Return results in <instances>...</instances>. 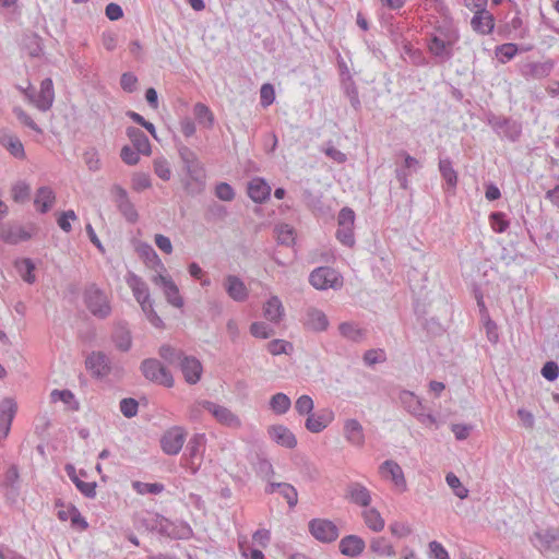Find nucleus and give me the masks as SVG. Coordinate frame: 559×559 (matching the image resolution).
<instances>
[{"label":"nucleus","instance_id":"32","mask_svg":"<svg viewBox=\"0 0 559 559\" xmlns=\"http://www.w3.org/2000/svg\"><path fill=\"white\" fill-rule=\"evenodd\" d=\"M126 283L132 290L133 296L138 302L151 299L146 283L136 274L129 272L126 276Z\"/></svg>","mask_w":559,"mask_h":559},{"label":"nucleus","instance_id":"34","mask_svg":"<svg viewBox=\"0 0 559 559\" xmlns=\"http://www.w3.org/2000/svg\"><path fill=\"white\" fill-rule=\"evenodd\" d=\"M56 194L50 187L43 186L37 189L34 204L40 213H47L55 204Z\"/></svg>","mask_w":559,"mask_h":559},{"label":"nucleus","instance_id":"48","mask_svg":"<svg viewBox=\"0 0 559 559\" xmlns=\"http://www.w3.org/2000/svg\"><path fill=\"white\" fill-rule=\"evenodd\" d=\"M552 68L551 62H533L527 64L525 74L533 79H542L549 75Z\"/></svg>","mask_w":559,"mask_h":559},{"label":"nucleus","instance_id":"18","mask_svg":"<svg viewBox=\"0 0 559 559\" xmlns=\"http://www.w3.org/2000/svg\"><path fill=\"white\" fill-rule=\"evenodd\" d=\"M304 326L313 332H323L329 326V320L322 310L308 307L301 318Z\"/></svg>","mask_w":559,"mask_h":559},{"label":"nucleus","instance_id":"3","mask_svg":"<svg viewBox=\"0 0 559 559\" xmlns=\"http://www.w3.org/2000/svg\"><path fill=\"white\" fill-rule=\"evenodd\" d=\"M141 372L145 379L151 382L171 388L174 385V378L170 371L157 359L147 358L141 362Z\"/></svg>","mask_w":559,"mask_h":559},{"label":"nucleus","instance_id":"28","mask_svg":"<svg viewBox=\"0 0 559 559\" xmlns=\"http://www.w3.org/2000/svg\"><path fill=\"white\" fill-rule=\"evenodd\" d=\"M53 99L55 92L52 80L49 78L44 79L40 83V91L34 99V103L39 110L47 111L52 106Z\"/></svg>","mask_w":559,"mask_h":559},{"label":"nucleus","instance_id":"59","mask_svg":"<svg viewBox=\"0 0 559 559\" xmlns=\"http://www.w3.org/2000/svg\"><path fill=\"white\" fill-rule=\"evenodd\" d=\"M492 229L496 233H503L509 227V221L506 218V214L502 212H493L489 216Z\"/></svg>","mask_w":559,"mask_h":559},{"label":"nucleus","instance_id":"17","mask_svg":"<svg viewBox=\"0 0 559 559\" xmlns=\"http://www.w3.org/2000/svg\"><path fill=\"white\" fill-rule=\"evenodd\" d=\"M85 366L96 378L106 377L110 372V360L103 352L91 353L85 360Z\"/></svg>","mask_w":559,"mask_h":559},{"label":"nucleus","instance_id":"60","mask_svg":"<svg viewBox=\"0 0 559 559\" xmlns=\"http://www.w3.org/2000/svg\"><path fill=\"white\" fill-rule=\"evenodd\" d=\"M275 100V91L272 84L264 83L260 88V105L263 108L269 107Z\"/></svg>","mask_w":559,"mask_h":559},{"label":"nucleus","instance_id":"53","mask_svg":"<svg viewBox=\"0 0 559 559\" xmlns=\"http://www.w3.org/2000/svg\"><path fill=\"white\" fill-rule=\"evenodd\" d=\"M250 333L252 336H254L257 338L266 340V338L273 336L275 331L273 328H271L265 322L257 321V322L251 323Z\"/></svg>","mask_w":559,"mask_h":559},{"label":"nucleus","instance_id":"9","mask_svg":"<svg viewBox=\"0 0 559 559\" xmlns=\"http://www.w3.org/2000/svg\"><path fill=\"white\" fill-rule=\"evenodd\" d=\"M309 532L321 543H332L337 539L340 532L337 526L330 520L313 519L309 522Z\"/></svg>","mask_w":559,"mask_h":559},{"label":"nucleus","instance_id":"57","mask_svg":"<svg viewBox=\"0 0 559 559\" xmlns=\"http://www.w3.org/2000/svg\"><path fill=\"white\" fill-rule=\"evenodd\" d=\"M120 412L127 418H132L138 414L139 403L132 397H126L120 401Z\"/></svg>","mask_w":559,"mask_h":559},{"label":"nucleus","instance_id":"52","mask_svg":"<svg viewBox=\"0 0 559 559\" xmlns=\"http://www.w3.org/2000/svg\"><path fill=\"white\" fill-rule=\"evenodd\" d=\"M19 481H20L19 468L15 464H12L4 472L2 486L8 489L17 491Z\"/></svg>","mask_w":559,"mask_h":559},{"label":"nucleus","instance_id":"50","mask_svg":"<svg viewBox=\"0 0 559 559\" xmlns=\"http://www.w3.org/2000/svg\"><path fill=\"white\" fill-rule=\"evenodd\" d=\"M132 488L139 495H158L164 491L165 486L160 483H143L135 480L132 483Z\"/></svg>","mask_w":559,"mask_h":559},{"label":"nucleus","instance_id":"21","mask_svg":"<svg viewBox=\"0 0 559 559\" xmlns=\"http://www.w3.org/2000/svg\"><path fill=\"white\" fill-rule=\"evenodd\" d=\"M224 288L234 301L243 302L249 297V292L243 281L236 275H227L224 280Z\"/></svg>","mask_w":559,"mask_h":559},{"label":"nucleus","instance_id":"58","mask_svg":"<svg viewBox=\"0 0 559 559\" xmlns=\"http://www.w3.org/2000/svg\"><path fill=\"white\" fill-rule=\"evenodd\" d=\"M313 401L309 395H301L295 402V409L300 415H310L313 411Z\"/></svg>","mask_w":559,"mask_h":559},{"label":"nucleus","instance_id":"8","mask_svg":"<svg viewBox=\"0 0 559 559\" xmlns=\"http://www.w3.org/2000/svg\"><path fill=\"white\" fill-rule=\"evenodd\" d=\"M397 155L403 158V162L395 168V178L400 187L407 190L409 187L408 177L417 173L423 166L417 158L409 155L406 151L402 150Z\"/></svg>","mask_w":559,"mask_h":559},{"label":"nucleus","instance_id":"45","mask_svg":"<svg viewBox=\"0 0 559 559\" xmlns=\"http://www.w3.org/2000/svg\"><path fill=\"white\" fill-rule=\"evenodd\" d=\"M290 406L292 401L285 393H275L270 400V408L276 415L286 414Z\"/></svg>","mask_w":559,"mask_h":559},{"label":"nucleus","instance_id":"16","mask_svg":"<svg viewBox=\"0 0 559 559\" xmlns=\"http://www.w3.org/2000/svg\"><path fill=\"white\" fill-rule=\"evenodd\" d=\"M427 48L428 51L435 57L438 63L450 61L453 56L454 43L442 40L438 37H428Z\"/></svg>","mask_w":559,"mask_h":559},{"label":"nucleus","instance_id":"33","mask_svg":"<svg viewBox=\"0 0 559 559\" xmlns=\"http://www.w3.org/2000/svg\"><path fill=\"white\" fill-rule=\"evenodd\" d=\"M276 490H278L290 508H294L297 504L298 493L293 485L287 483H269L265 487L266 493H273Z\"/></svg>","mask_w":559,"mask_h":559},{"label":"nucleus","instance_id":"39","mask_svg":"<svg viewBox=\"0 0 559 559\" xmlns=\"http://www.w3.org/2000/svg\"><path fill=\"white\" fill-rule=\"evenodd\" d=\"M439 171L441 177L445 180L448 189H454L457 185V173L453 168L452 160L449 157L439 160Z\"/></svg>","mask_w":559,"mask_h":559},{"label":"nucleus","instance_id":"51","mask_svg":"<svg viewBox=\"0 0 559 559\" xmlns=\"http://www.w3.org/2000/svg\"><path fill=\"white\" fill-rule=\"evenodd\" d=\"M277 242L292 246L295 242V230L288 224H280L275 227Z\"/></svg>","mask_w":559,"mask_h":559},{"label":"nucleus","instance_id":"15","mask_svg":"<svg viewBox=\"0 0 559 559\" xmlns=\"http://www.w3.org/2000/svg\"><path fill=\"white\" fill-rule=\"evenodd\" d=\"M495 132L501 138L516 142L522 134V126L515 120L499 118L490 121Z\"/></svg>","mask_w":559,"mask_h":559},{"label":"nucleus","instance_id":"29","mask_svg":"<svg viewBox=\"0 0 559 559\" xmlns=\"http://www.w3.org/2000/svg\"><path fill=\"white\" fill-rule=\"evenodd\" d=\"M271 194V187L262 178H253L248 183V195L255 203L265 202Z\"/></svg>","mask_w":559,"mask_h":559},{"label":"nucleus","instance_id":"41","mask_svg":"<svg viewBox=\"0 0 559 559\" xmlns=\"http://www.w3.org/2000/svg\"><path fill=\"white\" fill-rule=\"evenodd\" d=\"M370 550L379 556L393 557L395 550L392 544L383 536L373 537L370 540Z\"/></svg>","mask_w":559,"mask_h":559},{"label":"nucleus","instance_id":"56","mask_svg":"<svg viewBox=\"0 0 559 559\" xmlns=\"http://www.w3.org/2000/svg\"><path fill=\"white\" fill-rule=\"evenodd\" d=\"M257 474L263 478H267L274 474L271 462L264 456L257 455V460L253 464Z\"/></svg>","mask_w":559,"mask_h":559},{"label":"nucleus","instance_id":"37","mask_svg":"<svg viewBox=\"0 0 559 559\" xmlns=\"http://www.w3.org/2000/svg\"><path fill=\"white\" fill-rule=\"evenodd\" d=\"M112 341L116 347L121 352H128L131 348L132 336L127 323H117L112 333Z\"/></svg>","mask_w":559,"mask_h":559},{"label":"nucleus","instance_id":"46","mask_svg":"<svg viewBox=\"0 0 559 559\" xmlns=\"http://www.w3.org/2000/svg\"><path fill=\"white\" fill-rule=\"evenodd\" d=\"M193 114L200 124L205 128L213 127L214 116L206 105L203 103H197L193 108Z\"/></svg>","mask_w":559,"mask_h":559},{"label":"nucleus","instance_id":"30","mask_svg":"<svg viewBox=\"0 0 559 559\" xmlns=\"http://www.w3.org/2000/svg\"><path fill=\"white\" fill-rule=\"evenodd\" d=\"M338 547L342 555L354 558L362 554L366 543L357 535H347L341 539Z\"/></svg>","mask_w":559,"mask_h":559},{"label":"nucleus","instance_id":"10","mask_svg":"<svg viewBox=\"0 0 559 559\" xmlns=\"http://www.w3.org/2000/svg\"><path fill=\"white\" fill-rule=\"evenodd\" d=\"M487 0H474V5L478 8L471 20L472 28L481 35L490 34L493 29V16L485 9Z\"/></svg>","mask_w":559,"mask_h":559},{"label":"nucleus","instance_id":"26","mask_svg":"<svg viewBox=\"0 0 559 559\" xmlns=\"http://www.w3.org/2000/svg\"><path fill=\"white\" fill-rule=\"evenodd\" d=\"M0 144L15 158L24 159L25 150L21 140L7 130L0 131Z\"/></svg>","mask_w":559,"mask_h":559},{"label":"nucleus","instance_id":"13","mask_svg":"<svg viewBox=\"0 0 559 559\" xmlns=\"http://www.w3.org/2000/svg\"><path fill=\"white\" fill-rule=\"evenodd\" d=\"M205 435L204 433H195L193 435L186 448L187 456L189 460V468L192 474H195L201 465L203 451L205 449Z\"/></svg>","mask_w":559,"mask_h":559},{"label":"nucleus","instance_id":"38","mask_svg":"<svg viewBox=\"0 0 559 559\" xmlns=\"http://www.w3.org/2000/svg\"><path fill=\"white\" fill-rule=\"evenodd\" d=\"M127 135L138 152L143 155H148L151 153V144L148 138L143 131L135 127H129L127 128Z\"/></svg>","mask_w":559,"mask_h":559},{"label":"nucleus","instance_id":"36","mask_svg":"<svg viewBox=\"0 0 559 559\" xmlns=\"http://www.w3.org/2000/svg\"><path fill=\"white\" fill-rule=\"evenodd\" d=\"M66 472L68 477L73 481L75 487L80 490L82 495H84L86 498H95L96 496V483H86L83 481L73 465L68 464L66 465Z\"/></svg>","mask_w":559,"mask_h":559},{"label":"nucleus","instance_id":"14","mask_svg":"<svg viewBox=\"0 0 559 559\" xmlns=\"http://www.w3.org/2000/svg\"><path fill=\"white\" fill-rule=\"evenodd\" d=\"M185 441V431L179 427H175L164 433L160 439V447L166 454L177 455L181 451Z\"/></svg>","mask_w":559,"mask_h":559},{"label":"nucleus","instance_id":"24","mask_svg":"<svg viewBox=\"0 0 559 559\" xmlns=\"http://www.w3.org/2000/svg\"><path fill=\"white\" fill-rule=\"evenodd\" d=\"M344 437L354 447L360 448L365 444L364 427L357 419L350 418L345 420Z\"/></svg>","mask_w":559,"mask_h":559},{"label":"nucleus","instance_id":"19","mask_svg":"<svg viewBox=\"0 0 559 559\" xmlns=\"http://www.w3.org/2000/svg\"><path fill=\"white\" fill-rule=\"evenodd\" d=\"M153 282L155 285L162 287L167 301L176 308L183 306V299L179 294L177 285L170 277L158 274L154 276Z\"/></svg>","mask_w":559,"mask_h":559},{"label":"nucleus","instance_id":"42","mask_svg":"<svg viewBox=\"0 0 559 559\" xmlns=\"http://www.w3.org/2000/svg\"><path fill=\"white\" fill-rule=\"evenodd\" d=\"M158 355L169 365H179L186 356L182 350L169 344H163L158 349Z\"/></svg>","mask_w":559,"mask_h":559},{"label":"nucleus","instance_id":"40","mask_svg":"<svg viewBox=\"0 0 559 559\" xmlns=\"http://www.w3.org/2000/svg\"><path fill=\"white\" fill-rule=\"evenodd\" d=\"M380 471L384 476L390 475L396 486L405 485L403 471L396 462L390 460L384 461L380 466Z\"/></svg>","mask_w":559,"mask_h":559},{"label":"nucleus","instance_id":"35","mask_svg":"<svg viewBox=\"0 0 559 559\" xmlns=\"http://www.w3.org/2000/svg\"><path fill=\"white\" fill-rule=\"evenodd\" d=\"M429 36L438 37L442 40H447V43L450 41L454 44H456L460 39L457 28L454 26L452 21L449 20H443L441 23H439Z\"/></svg>","mask_w":559,"mask_h":559},{"label":"nucleus","instance_id":"61","mask_svg":"<svg viewBox=\"0 0 559 559\" xmlns=\"http://www.w3.org/2000/svg\"><path fill=\"white\" fill-rule=\"evenodd\" d=\"M34 270L35 264L31 259H24L19 265L22 278L28 284H33L35 282Z\"/></svg>","mask_w":559,"mask_h":559},{"label":"nucleus","instance_id":"55","mask_svg":"<svg viewBox=\"0 0 559 559\" xmlns=\"http://www.w3.org/2000/svg\"><path fill=\"white\" fill-rule=\"evenodd\" d=\"M518 53V46L512 43L502 44L496 48V55L501 62H508Z\"/></svg>","mask_w":559,"mask_h":559},{"label":"nucleus","instance_id":"2","mask_svg":"<svg viewBox=\"0 0 559 559\" xmlns=\"http://www.w3.org/2000/svg\"><path fill=\"white\" fill-rule=\"evenodd\" d=\"M84 300L93 316L105 319L111 313L108 296L95 284L90 285L84 292Z\"/></svg>","mask_w":559,"mask_h":559},{"label":"nucleus","instance_id":"44","mask_svg":"<svg viewBox=\"0 0 559 559\" xmlns=\"http://www.w3.org/2000/svg\"><path fill=\"white\" fill-rule=\"evenodd\" d=\"M365 524L373 532H381L384 528V520L380 512L373 508L362 512Z\"/></svg>","mask_w":559,"mask_h":559},{"label":"nucleus","instance_id":"27","mask_svg":"<svg viewBox=\"0 0 559 559\" xmlns=\"http://www.w3.org/2000/svg\"><path fill=\"white\" fill-rule=\"evenodd\" d=\"M346 498L354 504L368 507L371 503L370 491L360 483H350L346 488Z\"/></svg>","mask_w":559,"mask_h":559},{"label":"nucleus","instance_id":"20","mask_svg":"<svg viewBox=\"0 0 559 559\" xmlns=\"http://www.w3.org/2000/svg\"><path fill=\"white\" fill-rule=\"evenodd\" d=\"M334 420V413L332 409L324 408L316 413H311L305 423L306 428L312 433L323 431Z\"/></svg>","mask_w":559,"mask_h":559},{"label":"nucleus","instance_id":"31","mask_svg":"<svg viewBox=\"0 0 559 559\" xmlns=\"http://www.w3.org/2000/svg\"><path fill=\"white\" fill-rule=\"evenodd\" d=\"M263 316L272 323H280L284 316L285 310L281 299L277 296H271L263 306Z\"/></svg>","mask_w":559,"mask_h":559},{"label":"nucleus","instance_id":"43","mask_svg":"<svg viewBox=\"0 0 559 559\" xmlns=\"http://www.w3.org/2000/svg\"><path fill=\"white\" fill-rule=\"evenodd\" d=\"M338 331L343 337L355 343H359L365 336L364 331L357 324L352 322L341 323Z\"/></svg>","mask_w":559,"mask_h":559},{"label":"nucleus","instance_id":"4","mask_svg":"<svg viewBox=\"0 0 559 559\" xmlns=\"http://www.w3.org/2000/svg\"><path fill=\"white\" fill-rule=\"evenodd\" d=\"M399 399L403 407L423 425H436V417L431 413H426V407L423 405L421 400L413 392L403 390L401 391Z\"/></svg>","mask_w":559,"mask_h":559},{"label":"nucleus","instance_id":"64","mask_svg":"<svg viewBox=\"0 0 559 559\" xmlns=\"http://www.w3.org/2000/svg\"><path fill=\"white\" fill-rule=\"evenodd\" d=\"M31 192L29 186L24 181L16 182L12 188V195L15 202H24L28 199Z\"/></svg>","mask_w":559,"mask_h":559},{"label":"nucleus","instance_id":"47","mask_svg":"<svg viewBox=\"0 0 559 559\" xmlns=\"http://www.w3.org/2000/svg\"><path fill=\"white\" fill-rule=\"evenodd\" d=\"M50 399L55 403L59 401L64 403L73 411H78L80 406L74 394L70 390H53L50 393Z\"/></svg>","mask_w":559,"mask_h":559},{"label":"nucleus","instance_id":"1","mask_svg":"<svg viewBox=\"0 0 559 559\" xmlns=\"http://www.w3.org/2000/svg\"><path fill=\"white\" fill-rule=\"evenodd\" d=\"M179 156L187 178L183 180L186 191L191 195L201 194L206 185V175L202 163L188 146L179 147Z\"/></svg>","mask_w":559,"mask_h":559},{"label":"nucleus","instance_id":"49","mask_svg":"<svg viewBox=\"0 0 559 559\" xmlns=\"http://www.w3.org/2000/svg\"><path fill=\"white\" fill-rule=\"evenodd\" d=\"M266 348L267 352L273 356L282 354L290 355L294 352V345L290 342L280 338L270 341L266 345Z\"/></svg>","mask_w":559,"mask_h":559},{"label":"nucleus","instance_id":"63","mask_svg":"<svg viewBox=\"0 0 559 559\" xmlns=\"http://www.w3.org/2000/svg\"><path fill=\"white\" fill-rule=\"evenodd\" d=\"M428 557L430 559H450L448 550L437 540H432L428 545Z\"/></svg>","mask_w":559,"mask_h":559},{"label":"nucleus","instance_id":"6","mask_svg":"<svg viewBox=\"0 0 559 559\" xmlns=\"http://www.w3.org/2000/svg\"><path fill=\"white\" fill-rule=\"evenodd\" d=\"M355 212L350 207H343L337 215L336 238L345 246L352 247L354 238Z\"/></svg>","mask_w":559,"mask_h":559},{"label":"nucleus","instance_id":"11","mask_svg":"<svg viewBox=\"0 0 559 559\" xmlns=\"http://www.w3.org/2000/svg\"><path fill=\"white\" fill-rule=\"evenodd\" d=\"M200 406L212 414L219 424L226 427L239 428L241 426L239 417L225 406L210 401H203L200 403Z\"/></svg>","mask_w":559,"mask_h":559},{"label":"nucleus","instance_id":"54","mask_svg":"<svg viewBox=\"0 0 559 559\" xmlns=\"http://www.w3.org/2000/svg\"><path fill=\"white\" fill-rule=\"evenodd\" d=\"M445 481L448 486L453 490L454 495L460 499H464L468 495V489L465 488L460 478L453 473H448L445 476Z\"/></svg>","mask_w":559,"mask_h":559},{"label":"nucleus","instance_id":"12","mask_svg":"<svg viewBox=\"0 0 559 559\" xmlns=\"http://www.w3.org/2000/svg\"><path fill=\"white\" fill-rule=\"evenodd\" d=\"M36 227L29 225L24 227L21 225H3L0 228V239L8 245H17L27 241L33 237Z\"/></svg>","mask_w":559,"mask_h":559},{"label":"nucleus","instance_id":"7","mask_svg":"<svg viewBox=\"0 0 559 559\" xmlns=\"http://www.w3.org/2000/svg\"><path fill=\"white\" fill-rule=\"evenodd\" d=\"M310 284L317 289L336 288L342 285L340 274L332 267H317L310 273Z\"/></svg>","mask_w":559,"mask_h":559},{"label":"nucleus","instance_id":"62","mask_svg":"<svg viewBox=\"0 0 559 559\" xmlns=\"http://www.w3.org/2000/svg\"><path fill=\"white\" fill-rule=\"evenodd\" d=\"M119 212L129 223H135L139 218V214L133 205V203L129 200L122 202L118 206Z\"/></svg>","mask_w":559,"mask_h":559},{"label":"nucleus","instance_id":"23","mask_svg":"<svg viewBox=\"0 0 559 559\" xmlns=\"http://www.w3.org/2000/svg\"><path fill=\"white\" fill-rule=\"evenodd\" d=\"M267 433L272 441L281 447L294 449L297 445L295 435L284 425L270 426Z\"/></svg>","mask_w":559,"mask_h":559},{"label":"nucleus","instance_id":"25","mask_svg":"<svg viewBox=\"0 0 559 559\" xmlns=\"http://www.w3.org/2000/svg\"><path fill=\"white\" fill-rule=\"evenodd\" d=\"M15 413L16 404L13 400L4 399L0 403V432L2 433V438L8 437Z\"/></svg>","mask_w":559,"mask_h":559},{"label":"nucleus","instance_id":"22","mask_svg":"<svg viewBox=\"0 0 559 559\" xmlns=\"http://www.w3.org/2000/svg\"><path fill=\"white\" fill-rule=\"evenodd\" d=\"M180 370L185 377V380L189 384H195L200 381L203 367L201 361L193 356H185L182 361L179 364Z\"/></svg>","mask_w":559,"mask_h":559},{"label":"nucleus","instance_id":"5","mask_svg":"<svg viewBox=\"0 0 559 559\" xmlns=\"http://www.w3.org/2000/svg\"><path fill=\"white\" fill-rule=\"evenodd\" d=\"M532 545L542 554L559 551V528L548 527L536 531L530 538Z\"/></svg>","mask_w":559,"mask_h":559}]
</instances>
